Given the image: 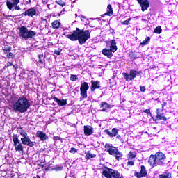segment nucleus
<instances>
[{
    "label": "nucleus",
    "instance_id": "1",
    "mask_svg": "<svg viewBox=\"0 0 178 178\" xmlns=\"http://www.w3.org/2000/svg\"><path fill=\"white\" fill-rule=\"evenodd\" d=\"M67 38L71 41H79L81 45H84L87 42V40L91 38V35L89 30H81L76 28V31H72L71 34L65 35Z\"/></svg>",
    "mask_w": 178,
    "mask_h": 178
},
{
    "label": "nucleus",
    "instance_id": "2",
    "mask_svg": "<svg viewBox=\"0 0 178 178\" xmlns=\"http://www.w3.org/2000/svg\"><path fill=\"white\" fill-rule=\"evenodd\" d=\"M31 104L27 97L25 96H20L17 100L13 104L12 109L14 112H19V113H24L27 112Z\"/></svg>",
    "mask_w": 178,
    "mask_h": 178
},
{
    "label": "nucleus",
    "instance_id": "3",
    "mask_svg": "<svg viewBox=\"0 0 178 178\" xmlns=\"http://www.w3.org/2000/svg\"><path fill=\"white\" fill-rule=\"evenodd\" d=\"M166 162V156L162 152H157L155 155H151L148 163L150 166H162Z\"/></svg>",
    "mask_w": 178,
    "mask_h": 178
},
{
    "label": "nucleus",
    "instance_id": "4",
    "mask_svg": "<svg viewBox=\"0 0 178 178\" xmlns=\"http://www.w3.org/2000/svg\"><path fill=\"white\" fill-rule=\"evenodd\" d=\"M18 30L19 37L22 40H25V41H27V40H30V38H33V37H35V35H37V32L34 31H30L26 26H22L20 28L18 29Z\"/></svg>",
    "mask_w": 178,
    "mask_h": 178
},
{
    "label": "nucleus",
    "instance_id": "5",
    "mask_svg": "<svg viewBox=\"0 0 178 178\" xmlns=\"http://www.w3.org/2000/svg\"><path fill=\"white\" fill-rule=\"evenodd\" d=\"M102 175L106 178H124L119 171L115 170L112 168L105 167V169L102 171Z\"/></svg>",
    "mask_w": 178,
    "mask_h": 178
},
{
    "label": "nucleus",
    "instance_id": "6",
    "mask_svg": "<svg viewBox=\"0 0 178 178\" xmlns=\"http://www.w3.org/2000/svg\"><path fill=\"white\" fill-rule=\"evenodd\" d=\"M115 51H118V46H116V40H113L110 47L107 46L105 49H102V52L103 55H105L107 58H112L113 56L112 52H115Z\"/></svg>",
    "mask_w": 178,
    "mask_h": 178
},
{
    "label": "nucleus",
    "instance_id": "7",
    "mask_svg": "<svg viewBox=\"0 0 178 178\" xmlns=\"http://www.w3.org/2000/svg\"><path fill=\"white\" fill-rule=\"evenodd\" d=\"M105 148L106 149H107V152H108L109 155H113V156H115L117 161H120V159H122L123 154L122 153V152H120L119 149H118V147L111 146L108 144H106Z\"/></svg>",
    "mask_w": 178,
    "mask_h": 178
},
{
    "label": "nucleus",
    "instance_id": "8",
    "mask_svg": "<svg viewBox=\"0 0 178 178\" xmlns=\"http://www.w3.org/2000/svg\"><path fill=\"white\" fill-rule=\"evenodd\" d=\"M20 2V0H7L6 1V6L9 10H12L14 8L15 10H22V8L20 6H18Z\"/></svg>",
    "mask_w": 178,
    "mask_h": 178
},
{
    "label": "nucleus",
    "instance_id": "9",
    "mask_svg": "<svg viewBox=\"0 0 178 178\" xmlns=\"http://www.w3.org/2000/svg\"><path fill=\"white\" fill-rule=\"evenodd\" d=\"M13 141L14 143V147L15 151L18 152H22L24 149L23 143L20 142L19 138L17 137V134H15L13 136Z\"/></svg>",
    "mask_w": 178,
    "mask_h": 178
},
{
    "label": "nucleus",
    "instance_id": "10",
    "mask_svg": "<svg viewBox=\"0 0 178 178\" xmlns=\"http://www.w3.org/2000/svg\"><path fill=\"white\" fill-rule=\"evenodd\" d=\"M90 88V86H88V83L83 82L81 83V86L80 87V101H83V99H85V98H87V90Z\"/></svg>",
    "mask_w": 178,
    "mask_h": 178
},
{
    "label": "nucleus",
    "instance_id": "11",
    "mask_svg": "<svg viewBox=\"0 0 178 178\" xmlns=\"http://www.w3.org/2000/svg\"><path fill=\"white\" fill-rule=\"evenodd\" d=\"M138 74H140V72L134 70H131L129 74L127 73H122V75L124 76L126 81H129V79L131 81H133V80L135 79L136 77L138 76Z\"/></svg>",
    "mask_w": 178,
    "mask_h": 178
},
{
    "label": "nucleus",
    "instance_id": "12",
    "mask_svg": "<svg viewBox=\"0 0 178 178\" xmlns=\"http://www.w3.org/2000/svg\"><path fill=\"white\" fill-rule=\"evenodd\" d=\"M137 1L141 8L142 12L148 10V8H149V1L148 0H137Z\"/></svg>",
    "mask_w": 178,
    "mask_h": 178
},
{
    "label": "nucleus",
    "instance_id": "13",
    "mask_svg": "<svg viewBox=\"0 0 178 178\" xmlns=\"http://www.w3.org/2000/svg\"><path fill=\"white\" fill-rule=\"evenodd\" d=\"M21 142L22 143L23 145H27V147H34V142L31 141L30 137L25 136L24 138H21Z\"/></svg>",
    "mask_w": 178,
    "mask_h": 178
},
{
    "label": "nucleus",
    "instance_id": "14",
    "mask_svg": "<svg viewBox=\"0 0 178 178\" xmlns=\"http://www.w3.org/2000/svg\"><path fill=\"white\" fill-rule=\"evenodd\" d=\"M91 86H90V90L92 92H94L95 90H99L101 88V82L99 81H91Z\"/></svg>",
    "mask_w": 178,
    "mask_h": 178
},
{
    "label": "nucleus",
    "instance_id": "15",
    "mask_svg": "<svg viewBox=\"0 0 178 178\" xmlns=\"http://www.w3.org/2000/svg\"><path fill=\"white\" fill-rule=\"evenodd\" d=\"M104 133H106L107 136H109V137H116L118 136V134L119 133V129L116 128H113L111 132L109 130L106 129L104 131Z\"/></svg>",
    "mask_w": 178,
    "mask_h": 178
},
{
    "label": "nucleus",
    "instance_id": "16",
    "mask_svg": "<svg viewBox=\"0 0 178 178\" xmlns=\"http://www.w3.org/2000/svg\"><path fill=\"white\" fill-rule=\"evenodd\" d=\"M85 136H91L94 133V128L91 126L85 125L83 129Z\"/></svg>",
    "mask_w": 178,
    "mask_h": 178
},
{
    "label": "nucleus",
    "instance_id": "17",
    "mask_svg": "<svg viewBox=\"0 0 178 178\" xmlns=\"http://www.w3.org/2000/svg\"><path fill=\"white\" fill-rule=\"evenodd\" d=\"M36 137L40 139V141H47L48 136L47 134L41 131H38L36 133Z\"/></svg>",
    "mask_w": 178,
    "mask_h": 178
},
{
    "label": "nucleus",
    "instance_id": "18",
    "mask_svg": "<svg viewBox=\"0 0 178 178\" xmlns=\"http://www.w3.org/2000/svg\"><path fill=\"white\" fill-rule=\"evenodd\" d=\"M101 112H108V109H111V106L106 102H102L100 104Z\"/></svg>",
    "mask_w": 178,
    "mask_h": 178
},
{
    "label": "nucleus",
    "instance_id": "19",
    "mask_svg": "<svg viewBox=\"0 0 178 178\" xmlns=\"http://www.w3.org/2000/svg\"><path fill=\"white\" fill-rule=\"evenodd\" d=\"M35 15H37V11L34 8H29L24 13V16H29V17H33Z\"/></svg>",
    "mask_w": 178,
    "mask_h": 178
},
{
    "label": "nucleus",
    "instance_id": "20",
    "mask_svg": "<svg viewBox=\"0 0 178 178\" xmlns=\"http://www.w3.org/2000/svg\"><path fill=\"white\" fill-rule=\"evenodd\" d=\"M157 120H164V122H166L168 120V118L165 117V115L159 112V108L156 109V116Z\"/></svg>",
    "mask_w": 178,
    "mask_h": 178
},
{
    "label": "nucleus",
    "instance_id": "21",
    "mask_svg": "<svg viewBox=\"0 0 178 178\" xmlns=\"http://www.w3.org/2000/svg\"><path fill=\"white\" fill-rule=\"evenodd\" d=\"M38 65L39 66H44L45 65V57H44L43 54L38 55Z\"/></svg>",
    "mask_w": 178,
    "mask_h": 178
},
{
    "label": "nucleus",
    "instance_id": "22",
    "mask_svg": "<svg viewBox=\"0 0 178 178\" xmlns=\"http://www.w3.org/2000/svg\"><path fill=\"white\" fill-rule=\"evenodd\" d=\"M54 102H56L58 104V105H59L60 106H63L65 105H66L67 102L65 99H59L57 97H53Z\"/></svg>",
    "mask_w": 178,
    "mask_h": 178
},
{
    "label": "nucleus",
    "instance_id": "23",
    "mask_svg": "<svg viewBox=\"0 0 178 178\" xmlns=\"http://www.w3.org/2000/svg\"><path fill=\"white\" fill-rule=\"evenodd\" d=\"M113 15V10L112 9V6L109 4L107 6V12L105 13L106 16H112Z\"/></svg>",
    "mask_w": 178,
    "mask_h": 178
},
{
    "label": "nucleus",
    "instance_id": "24",
    "mask_svg": "<svg viewBox=\"0 0 178 178\" xmlns=\"http://www.w3.org/2000/svg\"><path fill=\"white\" fill-rule=\"evenodd\" d=\"M18 133H19L20 136H22V138L27 137V132L23 129V127L17 128Z\"/></svg>",
    "mask_w": 178,
    "mask_h": 178
},
{
    "label": "nucleus",
    "instance_id": "25",
    "mask_svg": "<svg viewBox=\"0 0 178 178\" xmlns=\"http://www.w3.org/2000/svg\"><path fill=\"white\" fill-rule=\"evenodd\" d=\"M60 22L56 20L51 23L52 29H59L60 27Z\"/></svg>",
    "mask_w": 178,
    "mask_h": 178
},
{
    "label": "nucleus",
    "instance_id": "26",
    "mask_svg": "<svg viewBox=\"0 0 178 178\" xmlns=\"http://www.w3.org/2000/svg\"><path fill=\"white\" fill-rule=\"evenodd\" d=\"M159 178H172L170 172H165L159 175Z\"/></svg>",
    "mask_w": 178,
    "mask_h": 178
},
{
    "label": "nucleus",
    "instance_id": "27",
    "mask_svg": "<svg viewBox=\"0 0 178 178\" xmlns=\"http://www.w3.org/2000/svg\"><path fill=\"white\" fill-rule=\"evenodd\" d=\"M140 175H142L143 177H145V176H147V170L145 169V166L144 165H141L140 167Z\"/></svg>",
    "mask_w": 178,
    "mask_h": 178
},
{
    "label": "nucleus",
    "instance_id": "28",
    "mask_svg": "<svg viewBox=\"0 0 178 178\" xmlns=\"http://www.w3.org/2000/svg\"><path fill=\"white\" fill-rule=\"evenodd\" d=\"M11 50H12V47L10 46L5 45L3 47V51L4 54H8V52H10Z\"/></svg>",
    "mask_w": 178,
    "mask_h": 178
},
{
    "label": "nucleus",
    "instance_id": "29",
    "mask_svg": "<svg viewBox=\"0 0 178 178\" xmlns=\"http://www.w3.org/2000/svg\"><path fill=\"white\" fill-rule=\"evenodd\" d=\"M95 156H97V155L92 154H91V152H88L86 154L85 158H86V159H87L88 161V159H90L91 158H95Z\"/></svg>",
    "mask_w": 178,
    "mask_h": 178
},
{
    "label": "nucleus",
    "instance_id": "30",
    "mask_svg": "<svg viewBox=\"0 0 178 178\" xmlns=\"http://www.w3.org/2000/svg\"><path fill=\"white\" fill-rule=\"evenodd\" d=\"M150 40L151 38L147 37L142 42H140V45H147Z\"/></svg>",
    "mask_w": 178,
    "mask_h": 178
},
{
    "label": "nucleus",
    "instance_id": "31",
    "mask_svg": "<svg viewBox=\"0 0 178 178\" xmlns=\"http://www.w3.org/2000/svg\"><path fill=\"white\" fill-rule=\"evenodd\" d=\"M154 33H155L156 34H161V33H162V27L161 26H157L155 28Z\"/></svg>",
    "mask_w": 178,
    "mask_h": 178
},
{
    "label": "nucleus",
    "instance_id": "32",
    "mask_svg": "<svg viewBox=\"0 0 178 178\" xmlns=\"http://www.w3.org/2000/svg\"><path fill=\"white\" fill-rule=\"evenodd\" d=\"M57 5H60V6H65L66 5V1L65 0H58L56 1Z\"/></svg>",
    "mask_w": 178,
    "mask_h": 178
},
{
    "label": "nucleus",
    "instance_id": "33",
    "mask_svg": "<svg viewBox=\"0 0 178 178\" xmlns=\"http://www.w3.org/2000/svg\"><path fill=\"white\" fill-rule=\"evenodd\" d=\"M70 80L72 81H77V80H79V76L77 75L71 74Z\"/></svg>",
    "mask_w": 178,
    "mask_h": 178
},
{
    "label": "nucleus",
    "instance_id": "34",
    "mask_svg": "<svg viewBox=\"0 0 178 178\" xmlns=\"http://www.w3.org/2000/svg\"><path fill=\"white\" fill-rule=\"evenodd\" d=\"M128 156L130 158V159H134V158H136V155L134 152H129V153L128 154Z\"/></svg>",
    "mask_w": 178,
    "mask_h": 178
},
{
    "label": "nucleus",
    "instance_id": "35",
    "mask_svg": "<svg viewBox=\"0 0 178 178\" xmlns=\"http://www.w3.org/2000/svg\"><path fill=\"white\" fill-rule=\"evenodd\" d=\"M130 20H131V18H129L125 21H122V22H121V23L122 24H124L125 26H129V24H130Z\"/></svg>",
    "mask_w": 178,
    "mask_h": 178
},
{
    "label": "nucleus",
    "instance_id": "36",
    "mask_svg": "<svg viewBox=\"0 0 178 178\" xmlns=\"http://www.w3.org/2000/svg\"><path fill=\"white\" fill-rule=\"evenodd\" d=\"M78 149L74 148V147H72L70 149V150L69 151L70 154H76L78 152Z\"/></svg>",
    "mask_w": 178,
    "mask_h": 178
},
{
    "label": "nucleus",
    "instance_id": "37",
    "mask_svg": "<svg viewBox=\"0 0 178 178\" xmlns=\"http://www.w3.org/2000/svg\"><path fill=\"white\" fill-rule=\"evenodd\" d=\"M63 169V166H58L53 168V170H55L56 172H60Z\"/></svg>",
    "mask_w": 178,
    "mask_h": 178
},
{
    "label": "nucleus",
    "instance_id": "38",
    "mask_svg": "<svg viewBox=\"0 0 178 178\" xmlns=\"http://www.w3.org/2000/svg\"><path fill=\"white\" fill-rule=\"evenodd\" d=\"M134 176H136V177H137V178L143 177L141 172H138L137 171H135Z\"/></svg>",
    "mask_w": 178,
    "mask_h": 178
},
{
    "label": "nucleus",
    "instance_id": "39",
    "mask_svg": "<svg viewBox=\"0 0 178 178\" xmlns=\"http://www.w3.org/2000/svg\"><path fill=\"white\" fill-rule=\"evenodd\" d=\"M14 55H13V53L12 52H9L8 54L7 55V57L8 59H13L14 58Z\"/></svg>",
    "mask_w": 178,
    "mask_h": 178
},
{
    "label": "nucleus",
    "instance_id": "40",
    "mask_svg": "<svg viewBox=\"0 0 178 178\" xmlns=\"http://www.w3.org/2000/svg\"><path fill=\"white\" fill-rule=\"evenodd\" d=\"M61 52H62V49H58V50L54 51V54H56V55H60Z\"/></svg>",
    "mask_w": 178,
    "mask_h": 178
},
{
    "label": "nucleus",
    "instance_id": "41",
    "mask_svg": "<svg viewBox=\"0 0 178 178\" xmlns=\"http://www.w3.org/2000/svg\"><path fill=\"white\" fill-rule=\"evenodd\" d=\"M143 112L145 113H147V115H151V110L150 109L144 110Z\"/></svg>",
    "mask_w": 178,
    "mask_h": 178
},
{
    "label": "nucleus",
    "instance_id": "42",
    "mask_svg": "<svg viewBox=\"0 0 178 178\" xmlns=\"http://www.w3.org/2000/svg\"><path fill=\"white\" fill-rule=\"evenodd\" d=\"M141 92H145V86H140Z\"/></svg>",
    "mask_w": 178,
    "mask_h": 178
},
{
    "label": "nucleus",
    "instance_id": "43",
    "mask_svg": "<svg viewBox=\"0 0 178 178\" xmlns=\"http://www.w3.org/2000/svg\"><path fill=\"white\" fill-rule=\"evenodd\" d=\"M127 165L129 166H134V161H128Z\"/></svg>",
    "mask_w": 178,
    "mask_h": 178
},
{
    "label": "nucleus",
    "instance_id": "44",
    "mask_svg": "<svg viewBox=\"0 0 178 178\" xmlns=\"http://www.w3.org/2000/svg\"><path fill=\"white\" fill-rule=\"evenodd\" d=\"M116 138H118V140H120L122 143H123V138H122V136L120 135H118Z\"/></svg>",
    "mask_w": 178,
    "mask_h": 178
},
{
    "label": "nucleus",
    "instance_id": "45",
    "mask_svg": "<svg viewBox=\"0 0 178 178\" xmlns=\"http://www.w3.org/2000/svg\"><path fill=\"white\" fill-rule=\"evenodd\" d=\"M166 105H168V104L166 102H163L162 104V109H163V108H165V106H166Z\"/></svg>",
    "mask_w": 178,
    "mask_h": 178
},
{
    "label": "nucleus",
    "instance_id": "46",
    "mask_svg": "<svg viewBox=\"0 0 178 178\" xmlns=\"http://www.w3.org/2000/svg\"><path fill=\"white\" fill-rule=\"evenodd\" d=\"M9 66H13V63H8Z\"/></svg>",
    "mask_w": 178,
    "mask_h": 178
},
{
    "label": "nucleus",
    "instance_id": "47",
    "mask_svg": "<svg viewBox=\"0 0 178 178\" xmlns=\"http://www.w3.org/2000/svg\"><path fill=\"white\" fill-rule=\"evenodd\" d=\"M58 138H58V137H57V138H56V137H54V138H53V140H58Z\"/></svg>",
    "mask_w": 178,
    "mask_h": 178
},
{
    "label": "nucleus",
    "instance_id": "48",
    "mask_svg": "<svg viewBox=\"0 0 178 178\" xmlns=\"http://www.w3.org/2000/svg\"><path fill=\"white\" fill-rule=\"evenodd\" d=\"M81 17H82V19H86V17L84 15H81Z\"/></svg>",
    "mask_w": 178,
    "mask_h": 178
},
{
    "label": "nucleus",
    "instance_id": "49",
    "mask_svg": "<svg viewBox=\"0 0 178 178\" xmlns=\"http://www.w3.org/2000/svg\"><path fill=\"white\" fill-rule=\"evenodd\" d=\"M33 178H40V177H39V175H37L36 177H34Z\"/></svg>",
    "mask_w": 178,
    "mask_h": 178
},
{
    "label": "nucleus",
    "instance_id": "50",
    "mask_svg": "<svg viewBox=\"0 0 178 178\" xmlns=\"http://www.w3.org/2000/svg\"><path fill=\"white\" fill-rule=\"evenodd\" d=\"M29 3H31V0H29Z\"/></svg>",
    "mask_w": 178,
    "mask_h": 178
},
{
    "label": "nucleus",
    "instance_id": "51",
    "mask_svg": "<svg viewBox=\"0 0 178 178\" xmlns=\"http://www.w3.org/2000/svg\"><path fill=\"white\" fill-rule=\"evenodd\" d=\"M76 17H77V14H75Z\"/></svg>",
    "mask_w": 178,
    "mask_h": 178
}]
</instances>
